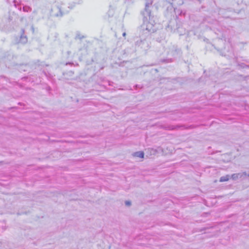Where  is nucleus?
Segmentation results:
<instances>
[{
  "mask_svg": "<svg viewBox=\"0 0 249 249\" xmlns=\"http://www.w3.org/2000/svg\"><path fill=\"white\" fill-rule=\"evenodd\" d=\"M50 13L52 17L60 18L67 12L64 10L63 4L57 2L52 6Z\"/></svg>",
  "mask_w": 249,
  "mask_h": 249,
  "instance_id": "f257e3e1",
  "label": "nucleus"
},
{
  "mask_svg": "<svg viewBox=\"0 0 249 249\" xmlns=\"http://www.w3.org/2000/svg\"><path fill=\"white\" fill-rule=\"evenodd\" d=\"M12 20V18L10 15L5 16L2 18H0V27L4 28L7 26Z\"/></svg>",
  "mask_w": 249,
  "mask_h": 249,
  "instance_id": "f03ea898",
  "label": "nucleus"
},
{
  "mask_svg": "<svg viewBox=\"0 0 249 249\" xmlns=\"http://www.w3.org/2000/svg\"><path fill=\"white\" fill-rule=\"evenodd\" d=\"M160 150V148H158V149H154L153 148H148L145 149L146 156L147 157H149L150 156L155 155L158 152L159 150Z\"/></svg>",
  "mask_w": 249,
  "mask_h": 249,
  "instance_id": "7ed1b4c3",
  "label": "nucleus"
},
{
  "mask_svg": "<svg viewBox=\"0 0 249 249\" xmlns=\"http://www.w3.org/2000/svg\"><path fill=\"white\" fill-rule=\"evenodd\" d=\"M169 53L172 56L176 57L180 54V50L178 49L176 47L173 46L170 51Z\"/></svg>",
  "mask_w": 249,
  "mask_h": 249,
  "instance_id": "20e7f679",
  "label": "nucleus"
},
{
  "mask_svg": "<svg viewBox=\"0 0 249 249\" xmlns=\"http://www.w3.org/2000/svg\"><path fill=\"white\" fill-rule=\"evenodd\" d=\"M28 39L27 36L24 34V30L21 29V34L20 36L19 42L22 44H25L27 42Z\"/></svg>",
  "mask_w": 249,
  "mask_h": 249,
  "instance_id": "39448f33",
  "label": "nucleus"
},
{
  "mask_svg": "<svg viewBox=\"0 0 249 249\" xmlns=\"http://www.w3.org/2000/svg\"><path fill=\"white\" fill-rule=\"evenodd\" d=\"M153 0H146L145 2V10L148 13H150V11L148 10V8L152 5Z\"/></svg>",
  "mask_w": 249,
  "mask_h": 249,
  "instance_id": "423d86ee",
  "label": "nucleus"
},
{
  "mask_svg": "<svg viewBox=\"0 0 249 249\" xmlns=\"http://www.w3.org/2000/svg\"><path fill=\"white\" fill-rule=\"evenodd\" d=\"M231 178L234 180H237V179L238 178H242V175H241V173H237V174H233L231 176Z\"/></svg>",
  "mask_w": 249,
  "mask_h": 249,
  "instance_id": "0eeeda50",
  "label": "nucleus"
},
{
  "mask_svg": "<svg viewBox=\"0 0 249 249\" xmlns=\"http://www.w3.org/2000/svg\"><path fill=\"white\" fill-rule=\"evenodd\" d=\"M230 176L229 175H226L225 176H222L219 179L220 182H224L227 181L229 180Z\"/></svg>",
  "mask_w": 249,
  "mask_h": 249,
  "instance_id": "6e6552de",
  "label": "nucleus"
},
{
  "mask_svg": "<svg viewBox=\"0 0 249 249\" xmlns=\"http://www.w3.org/2000/svg\"><path fill=\"white\" fill-rule=\"evenodd\" d=\"M23 11L25 12H31L32 8L30 6L26 5L23 7Z\"/></svg>",
  "mask_w": 249,
  "mask_h": 249,
  "instance_id": "1a4fd4ad",
  "label": "nucleus"
},
{
  "mask_svg": "<svg viewBox=\"0 0 249 249\" xmlns=\"http://www.w3.org/2000/svg\"><path fill=\"white\" fill-rule=\"evenodd\" d=\"M178 127V126H174L173 125H169V126H168L167 127H166L165 128L166 129H169V130H173Z\"/></svg>",
  "mask_w": 249,
  "mask_h": 249,
  "instance_id": "9d476101",
  "label": "nucleus"
},
{
  "mask_svg": "<svg viewBox=\"0 0 249 249\" xmlns=\"http://www.w3.org/2000/svg\"><path fill=\"white\" fill-rule=\"evenodd\" d=\"M242 178L249 177V174L247 173L246 172L240 173Z\"/></svg>",
  "mask_w": 249,
  "mask_h": 249,
  "instance_id": "9b49d317",
  "label": "nucleus"
},
{
  "mask_svg": "<svg viewBox=\"0 0 249 249\" xmlns=\"http://www.w3.org/2000/svg\"><path fill=\"white\" fill-rule=\"evenodd\" d=\"M134 157H140V151H138L132 154Z\"/></svg>",
  "mask_w": 249,
  "mask_h": 249,
  "instance_id": "f8f14e48",
  "label": "nucleus"
},
{
  "mask_svg": "<svg viewBox=\"0 0 249 249\" xmlns=\"http://www.w3.org/2000/svg\"><path fill=\"white\" fill-rule=\"evenodd\" d=\"M124 203H125V205L126 206H130L131 205V202L130 201H129V200H126L124 202Z\"/></svg>",
  "mask_w": 249,
  "mask_h": 249,
  "instance_id": "ddd939ff",
  "label": "nucleus"
},
{
  "mask_svg": "<svg viewBox=\"0 0 249 249\" xmlns=\"http://www.w3.org/2000/svg\"><path fill=\"white\" fill-rule=\"evenodd\" d=\"M84 38V36H81L80 35L78 34V35H77L76 37H75V38L76 39H79L80 40H81L82 39H83Z\"/></svg>",
  "mask_w": 249,
  "mask_h": 249,
  "instance_id": "4468645a",
  "label": "nucleus"
},
{
  "mask_svg": "<svg viewBox=\"0 0 249 249\" xmlns=\"http://www.w3.org/2000/svg\"><path fill=\"white\" fill-rule=\"evenodd\" d=\"M144 153L141 151V159L144 158Z\"/></svg>",
  "mask_w": 249,
  "mask_h": 249,
  "instance_id": "2eb2a0df",
  "label": "nucleus"
},
{
  "mask_svg": "<svg viewBox=\"0 0 249 249\" xmlns=\"http://www.w3.org/2000/svg\"><path fill=\"white\" fill-rule=\"evenodd\" d=\"M16 2L17 1L16 0H14L13 2L14 3V5L16 7L17 6Z\"/></svg>",
  "mask_w": 249,
  "mask_h": 249,
  "instance_id": "dca6fc26",
  "label": "nucleus"
},
{
  "mask_svg": "<svg viewBox=\"0 0 249 249\" xmlns=\"http://www.w3.org/2000/svg\"><path fill=\"white\" fill-rule=\"evenodd\" d=\"M126 36V33H125V32H124V33L123 34V36L124 37V36Z\"/></svg>",
  "mask_w": 249,
  "mask_h": 249,
  "instance_id": "f3484780",
  "label": "nucleus"
},
{
  "mask_svg": "<svg viewBox=\"0 0 249 249\" xmlns=\"http://www.w3.org/2000/svg\"><path fill=\"white\" fill-rule=\"evenodd\" d=\"M44 74H45L46 76H48V75H47V73H46V72L44 71Z\"/></svg>",
  "mask_w": 249,
  "mask_h": 249,
  "instance_id": "a211bd4d",
  "label": "nucleus"
},
{
  "mask_svg": "<svg viewBox=\"0 0 249 249\" xmlns=\"http://www.w3.org/2000/svg\"><path fill=\"white\" fill-rule=\"evenodd\" d=\"M138 86H138V85H136L135 86V87L136 88H137Z\"/></svg>",
  "mask_w": 249,
  "mask_h": 249,
  "instance_id": "6ab92c4d",
  "label": "nucleus"
},
{
  "mask_svg": "<svg viewBox=\"0 0 249 249\" xmlns=\"http://www.w3.org/2000/svg\"><path fill=\"white\" fill-rule=\"evenodd\" d=\"M68 64H71V63H66V65H68Z\"/></svg>",
  "mask_w": 249,
  "mask_h": 249,
  "instance_id": "aec40b11",
  "label": "nucleus"
}]
</instances>
